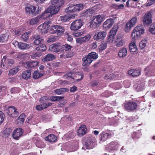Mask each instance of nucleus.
<instances>
[{"label": "nucleus", "mask_w": 155, "mask_h": 155, "mask_svg": "<svg viewBox=\"0 0 155 155\" xmlns=\"http://www.w3.org/2000/svg\"><path fill=\"white\" fill-rule=\"evenodd\" d=\"M98 57V55L95 52H92L88 54L86 57L82 59L83 66H88Z\"/></svg>", "instance_id": "f257e3e1"}, {"label": "nucleus", "mask_w": 155, "mask_h": 155, "mask_svg": "<svg viewBox=\"0 0 155 155\" xmlns=\"http://www.w3.org/2000/svg\"><path fill=\"white\" fill-rule=\"evenodd\" d=\"M144 33V29L142 25L137 26L135 28L132 33L131 36L132 38L137 39L140 37L141 35Z\"/></svg>", "instance_id": "f03ea898"}, {"label": "nucleus", "mask_w": 155, "mask_h": 155, "mask_svg": "<svg viewBox=\"0 0 155 155\" xmlns=\"http://www.w3.org/2000/svg\"><path fill=\"white\" fill-rule=\"evenodd\" d=\"M83 5L82 4H77L72 6H70L67 8L65 12L68 13L78 12L83 9Z\"/></svg>", "instance_id": "7ed1b4c3"}, {"label": "nucleus", "mask_w": 155, "mask_h": 155, "mask_svg": "<svg viewBox=\"0 0 155 155\" xmlns=\"http://www.w3.org/2000/svg\"><path fill=\"white\" fill-rule=\"evenodd\" d=\"M79 148V142L75 140L71 145H66L64 146V149L67 152H71L77 150Z\"/></svg>", "instance_id": "20e7f679"}, {"label": "nucleus", "mask_w": 155, "mask_h": 155, "mask_svg": "<svg viewBox=\"0 0 155 155\" xmlns=\"http://www.w3.org/2000/svg\"><path fill=\"white\" fill-rule=\"evenodd\" d=\"M50 31L51 33H56L58 35H60L63 34L64 29L59 25H55L51 26Z\"/></svg>", "instance_id": "39448f33"}, {"label": "nucleus", "mask_w": 155, "mask_h": 155, "mask_svg": "<svg viewBox=\"0 0 155 155\" xmlns=\"http://www.w3.org/2000/svg\"><path fill=\"white\" fill-rule=\"evenodd\" d=\"M15 63V61L12 59L7 58L6 57L4 56L2 60V63L1 66L2 68L5 66L6 67L8 68L9 66H12Z\"/></svg>", "instance_id": "423d86ee"}, {"label": "nucleus", "mask_w": 155, "mask_h": 155, "mask_svg": "<svg viewBox=\"0 0 155 155\" xmlns=\"http://www.w3.org/2000/svg\"><path fill=\"white\" fill-rule=\"evenodd\" d=\"M118 26L117 25L114 26L110 30L107 38V42L110 43H112L113 41L114 35L116 34Z\"/></svg>", "instance_id": "0eeeda50"}, {"label": "nucleus", "mask_w": 155, "mask_h": 155, "mask_svg": "<svg viewBox=\"0 0 155 155\" xmlns=\"http://www.w3.org/2000/svg\"><path fill=\"white\" fill-rule=\"evenodd\" d=\"M137 104L133 102H129L124 104L125 109L128 112H131L136 109Z\"/></svg>", "instance_id": "6e6552de"}, {"label": "nucleus", "mask_w": 155, "mask_h": 155, "mask_svg": "<svg viewBox=\"0 0 155 155\" xmlns=\"http://www.w3.org/2000/svg\"><path fill=\"white\" fill-rule=\"evenodd\" d=\"M152 14L151 12H148L146 13L144 17L143 22L144 25L148 26L152 22L151 19Z\"/></svg>", "instance_id": "1a4fd4ad"}, {"label": "nucleus", "mask_w": 155, "mask_h": 155, "mask_svg": "<svg viewBox=\"0 0 155 155\" xmlns=\"http://www.w3.org/2000/svg\"><path fill=\"white\" fill-rule=\"evenodd\" d=\"M82 25V21L81 19L76 20L71 24L70 28L72 30L76 31L80 28Z\"/></svg>", "instance_id": "9d476101"}, {"label": "nucleus", "mask_w": 155, "mask_h": 155, "mask_svg": "<svg viewBox=\"0 0 155 155\" xmlns=\"http://www.w3.org/2000/svg\"><path fill=\"white\" fill-rule=\"evenodd\" d=\"M95 139V138L92 137L89 138L85 142L84 145V147L87 149L93 148L94 145V141Z\"/></svg>", "instance_id": "9b49d317"}, {"label": "nucleus", "mask_w": 155, "mask_h": 155, "mask_svg": "<svg viewBox=\"0 0 155 155\" xmlns=\"http://www.w3.org/2000/svg\"><path fill=\"white\" fill-rule=\"evenodd\" d=\"M59 7L58 6H55V5H50L47 8V11H48L52 15L58 12L60 9Z\"/></svg>", "instance_id": "f8f14e48"}, {"label": "nucleus", "mask_w": 155, "mask_h": 155, "mask_svg": "<svg viewBox=\"0 0 155 155\" xmlns=\"http://www.w3.org/2000/svg\"><path fill=\"white\" fill-rule=\"evenodd\" d=\"M106 34V32L105 31H100L98 33L95 34L94 38L96 41H101L104 38Z\"/></svg>", "instance_id": "ddd939ff"}, {"label": "nucleus", "mask_w": 155, "mask_h": 155, "mask_svg": "<svg viewBox=\"0 0 155 155\" xmlns=\"http://www.w3.org/2000/svg\"><path fill=\"white\" fill-rule=\"evenodd\" d=\"M23 134L22 129L19 128L15 129L13 131L12 136L14 139L18 140L21 137Z\"/></svg>", "instance_id": "4468645a"}, {"label": "nucleus", "mask_w": 155, "mask_h": 155, "mask_svg": "<svg viewBox=\"0 0 155 155\" xmlns=\"http://www.w3.org/2000/svg\"><path fill=\"white\" fill-rule=\"evenodd\" d=\"M14 44L17 45L19 49L21 50L28 49L32 46L30 44L19 42L17 41H15Z\"/></svg>", "instance_id": "2eb2a0df"}, {"label": "nucleus", "mask_w": 155, "mask_h": 155, "mask_svg": "<svg viewBox=\"0 0 155 155\" xmlns=\"http://www.w3.org/2000/svg\"><path fill=\"white\" fill-rule=\"evenodd\" d=\"M49 49L52 52H58L61 51L60 43L54 44L51 45L49 47Z\"/></svg>", "instance_id": "dca6fc26"}, {"label": "nucleus", "mask_w": 155, "mask_h": 155, "mask_svg": "<svg viewBox=\"0 0 155 155\" xmlns=\"http://www.w3.org/2000/svg\"><path fill=\"white\" fill-rule=\"evenodd\" d=\"M32 40L33 41V43L35 45H38L43 42L44 39L40 35L35 34L32 36Z\"/></svg>", "instance_id": "f3484780"}, {"label": "nucleus", "mask_w": 155, "mask_h": 155, "mask_svg": "<svg viewBox=\"0 0 155 155\" xmlns=\"http://www.w3.org/2000/svg\"><path fill=\"white\" fill-rule=\"evenodd\" d=\"M26 12L31 16L35 15V11L36 10V7L31 5L28 6L25 8Z\"/></svg>", "instance_id": "a211bd4d"}, {"label": "nucleus", "mask_w": 155, "mask_h": 155, "mask_svg": "<svg viewBox=\"0 0 155 155\" xmlns=\"http://www.w3.org/2000/svg\"><path fill=\"white\" fill-rule=\"evenodd\" d=\"M125 43L124 40L120 35H117L115 39V43L117 46H122L125 44Z\"/></svg>", "instance_id": "6ab92c4d"}, {"label": "nucleus", "mask_w": 155, "mask_h": 155, "mask_svg": "<svg viewBox=\"0 0 155 155\" xmlns=\"http://www.w3.org/2000/svg\"><path fill=\"white\" fill-rule=\"evenodd\" d=\"M91 38V35H87L84 37H79L76 38V42L77 43L81 44L88 41Z\"/></svg>", "instance_id": "aec40b11"}, {"label": "nucleus", "mask_w": 155, "mask_h": 155, "mask_svg": "<svg viewBox=\"0 0 155 155\" xmlns=\"http://www.w3.org/2000/svg\"><path fill=\"white\" fill-rule=\"evenodd\" d=\"M38 64L37 61H31L24 62L22 63V65L26 68H29L35 67Z\"/></svg>", "instance_id": "412c9836"}, {"label": "nucleus", "mask_w": 155, "mask_h": 155, "mask_svg": "<svg viewBox=\"0 0 155 155\" xmlns=\"http://www.w3.org/2000/svg\"><path fill=\"white\" fill-rule=\"evenodd\" d=\"M141 71L139 69H132L128 71V74L132 77H138L140 74Z\"/></svg>", "instance_id": "4be33fe9"}, {"label": "nucleus", "mask_w": 155, "mask_h": 155, "mask_svg": "<svg viewBox=\"0 0 155 155\" xmlns=\"http://www.w3.org/2000/svg\"><path fill=\"white\" fill-rule=\"evenodd\" d=\"M9 114L13 117H16L18 115V112L17 109L12 106H10L8 108Z\"/></svg>", "instance_id": "5701e85b"}, {"label": "nucleus", "mask_w": 155, "mask_h": 155, "mask_svg": "<svg viewBox=\"0 0 155 155\" xmlns=\"http://www.w3.org/2000/svg\"><path fill=\"white\" fill-rule=\"evenodd\" d=\"M111 134L110 133H106L103 132L100 134V138L101 141H104L107 139L111 137Z\"/></svg>", "instance_id": "b1692460"}, {"label": "nucleus", "mask_w": 155, "mask_h": 155, "mask_svg": "<svg viewBox=\"0 0 155 155\" xmlns=\"http://www.w3.org/2000/svg\"><path fill=\"white\" fill-rule=\"evenodd\" d=\"M95 12V11L92 8L88 9L85 11L83 12L81 14V16L83 17L91 16Z\"/></svg>", "instance_id": "393cba45"}, {"label": "nucleus", "mask_w": 155, "mask_h": 155, "mask_svg": "<svg viewBox=\"0 0 155 155\" xmlns=\"http://www.w3.org/2000/svg\"><path fill=\"white\" fill-rule=\"evenodd\" d=\"M87 129L85 125H81L78 131V135L79 136L84 135L87 133Z\"/></svg>", "instance_id": "a878e982"}, {"label": "nucleus", "mask_w": 155, "mask_h": 155, "mask_svg": "<svg viewBox=\"0 0 155 155\" xmlns=\"http://www.w3.org/2000/svg\"><path fill=\"white\" fill-rule=\"evenodd\" d=\"M114 21L112 18H110L107 19L105 21L103 25V26L104 28H107V29L110 28L113 24Z\"/></svg>", "instance_id": "bb28decb"}, {"label": "nucleus", "mask_w": 155, "mask_h": 155, "mask_svg": "<svg viewBox=\"0 0 155 155\" xmlns=\"http://www.w3.org/2000/svg\"><path fill=\"white\" fill-rule=\"evenodd\" d=\"M45 139L46 140L50 142H54L57 141V137L54 135L51 134L46 137Z\"/></svg>", "instance_id": "cd10ccee"}, {"label": "nucleus", "mask_w": 155, "mask_h": 155, "mask_svg": "<svg viewBox=\"0 0 155 155\" xmlns=\"http://www.w3.org/2000/svg\"><path fill=\"white\" fill-rule=\"evenodd\" d=\"M47 26L46 24L43 23L38 27V31L42 34H45L47 32Z\"/></svg>", "instance_id": "c85d7f7f"}, {"label": "nucleus", "mask_w": 155, "mask_h": 155, "mask_svg": "<svg viewBox=\"0 0 155 155\" xmlns=\"http://www.w3.org/2000/svg\"><path fill=\"white\" fill-rule=\"evenodd\" d=\"M108 146L110 150H114L117 149L119 145L116 141H112L108 144Z\"/></svg>", "instance_id": "c756f323"}, {"label": "nucleus", "mask_w": 155, "mask_h": 155, "mask_svg": "<svg viewBox=\"0 0 155 155\" xmlns=\"http://www.w3.org/2000/svg\"><path fill=\"white\" fill-rule=\"evenodd\" d=\"M68 89L66 88H62L59 89H57L54 90V92L58 95H61L63 94L65 92H67Z\"/></svg>", "instance_id": "7c9ffc66"}, {"label": "nucleus", "mask_w": 155, "mask_h": 155, "mask_svg": "<svg viewBox=\"0 0 155 155\" xmlns=\"http://www.w3.org/2000/svg\"><path fill=\"white\" fill-rule=\"evenodd\" d=\"M55 58V56L53 54H48L43 57L42 60L43 61H52Z\"/></svg>", "instance_id": "2f4dec72"}, {"label": "nucleus", "mask_w": 155, "mask_h": 155, "mask_svg": "<svg viewBox=\"0 0 155 155\" xmlns=\"http://www.w3.org/2000/svg\"><path fill=\"white\" fill-rule=\"evenodd\" d=\"M103 17L101 16V15H98L96 16L95 18H94L93 21L96 23L97 24L99 25L104 20Z\"/></svg>", "instance_id": "473e14b6"}, {"label": "nucleus", "mask_w": 155, "mask_h": 155, "mask_svg": "<svg viewBox=\"0 0 155 155\" xmlns=\"http://www.w3.org/2000/svg\"><path fill=\"white\" fill-rule=\"evenodd\" d=\"M34 141L36 146L39 148H42L45 146L44 143L38 138L35 139Z\"/></svg>", "instance_id": "72a5a7b5"}, {"label": "nucleus", "mask_w": 155, "mask_h": 155, "mask_svg": "<svg viewBox=\"0 0 155 155\" xmlns=\"http://www.w3.org/2000/svg\"><path fill=\"white\" fill-rule=\"evenodd\" d=\"M127 49L123 48L120 50L118 53V56L120 58H124L127 55Z\"/></svg>", "instance_id": "f704fd0d"}, {"label": "nucleus", "mask_w": 155, "mask_h": 155, "mask_svg": "<svg viewBox=\"0 0 155 155\" xmlns=\"http://www.w3.org/2000/svg\"><path fill=\"white\" fill-rule=\"evenodd\" d=\"M52 15L51 14L47 11V9L44 12L42 13L40 17L43 19H45L48 18H50V17H52Z\"/></svg>", "instance_id": "c9c22d12"}, {"label": "nucleus", "mask_w": 155, "mask_h": 155, "mask_svg": "<svg viewBox=\"0 0 155 155\" xmlns=\"http://www.w3.org/2000/svg\"><path fill=\"white\" fill-rule=\"evenodd\" d=\"M72 48V46L71 45L65 44L61 46V51H69L71 50Z\"/></svg>", "instance_id": "e433bc0d"}, {"label": "nucleus", "mask_w": 155, "mask_h": 155, "mask_svg": "<svg viewBox=\"0 0 155 155\" xmlns=\"http://www.w3.org/2000/svg\"><path fill=\"white\" fill-rule=\"evenodd\" d=\"M40 17L37 16L32 18L30 20L29 24L31 25H34L38 23L39 21Z\"/></svg>", "instance_id": "4c0bfd02"}, {"label": "nucleus", "mask_w": 155, "mask_h": 155, "mask_svg": "<svg viewBox=\"0 0 155 155\" xmlns=\"http://www.w3.org/2000/svg\"><path fill=\"white\" fill-rule=\"evenodd\" d=\"M31 70H27L24 71L22 73V78H31Z\"/></svg>", "instance_id": "58836bf2"}, {"label": "nucleus", "mask_w": 155, "mask_h": 155, "mask_svg": "<svg viewBox=\"0 0 155 155\" xmlns=\"http://www.w3.org/2000/svg\"><path fill=\"white\" fill-rule=\"evenodd\" d=\"M129 49L131 52H135L136 51L137 48L134 42L131 43L130 44Z\"/></svg>", "instance_id": "ea45409f"}, {"label": "nucleus", "mask_w": 155, "mask_h": 155, "mask_svg": "<svg viewBox=\"0 0 155 155\" xmlns=\"http://www.w3.org/2000/svg\"><path fill=\"white\" fill-rule=\"evenodd\" d=\"M46 48H47L45 45L41 44L38 47L36 48V49L38 51L43 52L45 51Z\"/></svg>", "instance_id": "a19ab883"}, {"label": "nucleus", "mask_w": 155, "mask_h": 155, "mask_svg": "<svg viewBox=\"0 0 155 155\" xmlns=\"http://www.w3.org/2000/svg\"><path fill=\"white\" fill-rule=\"evenodd\" d=\"M26 117L25 115L24 114H22L18 117L17 119V121L21 124H22L25 120V118Z\"/></svg>", "instance_id": "79ce46f5"}, {"label": "nucleus", "mask_w": 155, "mask_h": 155, "mask_svg": "<svg viewBox=\"0 0 155 155\" xmlns=\"http://www.w3.org/2000/svg\"><path fill=\"white\" fill-rule=\"evenodd\" d=\"M19 70V68L18 67H15L11 69L9 71L8 74L9 76L13 75L17 73Z\"/></svg>", "instance_id": "37998d69"}, {"label": "nucleus", "mask_w": 155, "mask_h": 155, "mask_svg": "<svg viewBox=\"0 0 155 155\" xmlns=\"http://www.w3.org/2000/svg\"><path fill=\"white\" fill-rule=\"evenodd\" d=\"M63 0H51V4L52 5L58 4L59 7H60L63 3Z\"/></svg>", "instance_id": "c03bdc74"}, {"label": "nucleus", "mask_w": 155, "mask_h": 155, "mask_svg": "<svg viewBox=\"0 0 155 155\" xmlns=\"http://www.w3.org/2000/svg\"><path fill=\"white\" fill-rule=\"evenodd\" d=\"M134 25H132V24L129 21V22L127 23L124 30L126 32H128L132 27Z\"/></svg>", "instance_id": "a18cd8bd"}, {"label": "nucleus", "mask_w": 155, "mask_h": 155, "mask_svg": "<svg viewBox=\"0 0 155 155\" xmlns=\"http://www.w3.org/2000/svg\"><path fill=\"white\" fill-rule=\"evenodd\" d=\"M43 76V74L38 71L36 70L33 73V78H41Z\"/></svg>", "instance_id": "49530a36"}, {"label": "nucleus", "mask_w": 155, "mask_h": 155, "mask_svg": "<svg viewBox=\"0 0 155 155\" xmlns=\"http://www.w3.org/2000/svg\"><path fill=\"white\" fill-rule=\"evenodd\" d=\"M64 97L62 96H51L50 97V100L52 101H56L63 99Z\"/></svg>", "instance_id": "de8ad7c7"}, {"label": "nucleus", "mask_w": 155, "mask_h": 155, "mask_svg": "<svg viewBox=\"0 0 155 155\" xmlns=\"http://www.w3.org/2000/svg\"><path fill=\"white\" fill-rule=\"evenodd\" d=\"M8 36L5 34H2L0 35V42H4L7 41Z\"/></svg>", "instance_id": "09e8293b"}, {"label": "nucleus", "mask_w": 155, "mask_h": 155, "mask_svg": "<svg viewBox=\"0 0 155 155\" xmlns=\"http://www.w3.org/2000/svg\"><path fill=\"white\" fill-rule=\"evenodd\" d=\"M29 38L28 33L26 32L23 34L21 36V38L25 41H27L28 40Z\"/></svg>", "instance_id": "8fccbe9b"}, {"label": "nucleus", "mask_w": 155, "mask_h": 155, "mask_svg": "<svg viewBox=\"0 0 155 155\" xmlns=\"http://www.w3.org/2000/svg\"><path fill=\"white\" fill-rule=\"evenodd\" d=\"M147 40L144 39L141 41L139 43V47L141 49L143 48L146 46Z\"/></svg>", "instance_id": "3c124183"}, {"label": "nucleus", "mask_w": 155, "mask_h": 155, "mask_svg": "<svg viewBox=\"0 0 155 155\" xmlns=\"http://www.w3.org/2000/svg\"><path fill=\"white\" fill-rule=\"evenodd\" d=\"M149 31L152 34H155V24H152L150 26Z\"/></svg>", "instance_id": "603ef678"}, {"label": "nucleus", "mask_w": 155, "mask_h": 155, "mask_svg": "<svg viewBox=\"0 0 155 155\" xmlns=\"http://www.w3.org/2000/svg\"><path fill=\"white\" fill-rule=\"evenodd\" d=\"M136 87V90L137 91H142L143 89L144 86L143 84H140L138 85H135V87Z\"/></svg>", "instance_id": "864d4df0"}, {"label": "nucleus", "mask_w": 155, "mask_h": 155, "mask_svg": "<svg viewBox=\"0 0 155 155\" xmlns=\"http://www.w3.org/2000/svg\"><path fill=\"white\" fill-rule=\"evenodd\" d=\"M60 17L61 18V20L63 22L69 21L70 19V18L68 15H65L64 16H61Z\"/></svg>", "instance_id": "5fc2aeb1"}, {"label": "nucleus", "mask_w": 155, "mask_h": 155, "mask_svg": "<svg viewBox=\"0 0 155 155\" xmlns=\"http://www.w3.org/2000/svg\"><path fill=\"white\" fill-rule=\"evenodd\" d=\"M99 26V25L97 24L96 23H95V22L93 20L92 22H91L90 25V27L94 29L96 28L97 26Z\"/></svg>", "instance_id": "6e6d98bb"}, {"label": "nucleus", "mask_w": 155, "mask_h": 155, "mask_svg": "<svg viewBox=\"0 0 155 155\" xmlns=\"http://www.w3.org/2000/svg\"><path fill=\"white\" fill-rule=\"evenodd\" d=\"M74 52H68L67 53L64 55V58H71L74 55Z\"/></svg>", "instance_id": "4d7b16f0"}, {"label": "nucleus", "mask_w": 155, "mask_h": 155, "mask_svg": "<svg viewBox=\"0 0 155 155\" xmlns=\"http://www.w3.org/2000/svg\"><path fill=\"white\" fill-rule=\"evenodd\" d=\"M107 46V44L106 43H102L99 46V49L100 50H103L106 49Z\"/></svg>", "instance_id": "13d9d810"}, {"label": "nucleus", "mask_w": 155, "mask_h": 155, "mask_svg": "<svg viewBox=\"0 0 155 155\" xmlns=\"http://www.w3.org/2000/svg\"><path fill=\"white\" fill-rule=\"evenodd\" d=\"M36 109L38 110H42L45 108V107L44 104L37 105L36 107Z\"/></svg>", "instance_id": "bf43d9fd"}, {"label": "nucleus", "mask_w": 155, "mask_h": 155, "mask_svg": "<svg viewBox=\"0 0 155 155\" xmlns=\"http://www.w3.org/2000/svg\"><path fill=\"white\" fill-rule=\"evenodd\" d=\"M20 91V89L17 87H13L11 88V92L12 93H16L19 92Z\"/></svg>", "instance_id": "052dcab7"}, {"label": "nucleus", "mask_w": 155, "mask_h": 155, "mask_svg": "<svg viewBox=\"0 0 155 155\" xmlns=\"http://www.w3.org/2000/svg\"><path fill=\"white\" fill-rule=\"evenodd\" d=\"M62 119L65 121H70L72 120V117L71 116L67 115L62 118Z\"/></svg>", "instance_id": "680f3d73"}, {"label": "nucleus", "mask_w": 155, "mask_h": 155, "mask_svg": "<svg viewBox=\"0 0 155 155\" xmlns=\"http://www.w3.org/2000/svg\"><path fill=\"white\" fill-rule=\"evenodd\" d=\"M5 117V115L2 111H0V124L3 122Z\"/></svg>", "instance_id": "e2e57ef3"}, {"label": "nucleus", "mask_w": 155, "mask_h": 155, "mask_svg": "<svg viewBox=\"0 0 155 155\" xmlns=\"http://www.w3.org/2000/svg\"><path fill=\"white\" fill-rule=\"evenodd\" d=\"M58 83L61 84H71V82H69L66 80L62 81V80H60L58 81Z\"/></svg>", "instance_id": "0e129e2a"}, {"label": "nucleus", "mask_w": 155, "mask_h": 155, "mask_svg": "<svg viewBox=\"0 0 155 155\" xmlns=\"http://www.w3.org/2000/svg\"><path fill=\"white\" fill-rule=\"evenodd\" d=\"M130 22L132 24V25L134 26L136 23L137 21V18L136 17H134L132 18L131 19L130 21Z\"/></svg>", "instance_id": "69168bd1"}, {"label": "nucleus", "mask_w": 155, "mask_h": 155, "mask_svg": "<svg viewBox=\"0 0 155 155\" xmlns=\"http://www.w3.org/2000/svg\"><path fill=\"white\" fill-rule=\"evenodd\" d=\"M55 37L53 36H50V37L48 38L47 41L48 42H54L55 41Z\"/></svg>", "instance_id": "338daca9"}, {"label": "nucleus", "mask_w": 155, "mask_h": 155, "mask_svg": "<svg viewBox=\"0 0 155 155\" xmlns=\"http://www.w3.org/2000/svg\"><path fill=\"white\" fill-rule=\"evenodd\" d=\"M124 7V5L123 4H120L119 5H117L116 4L113 5V7L117 9H121V8H123Z\"/></svg>", "instance_id": "774afa93"}]
</instances>
